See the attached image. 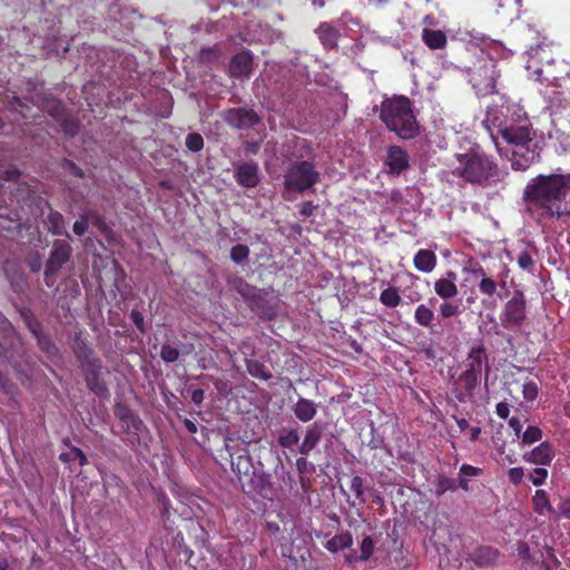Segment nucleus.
Returning a JSON list of instances; mask_svg holds the SVG:
<instances>
[{
	"label": "nucleus",
	"instance_id": "1",
	"mask_svg": "<svg viewBox=\"0 0 570 570\" xmlns=\"http://www.w3.org/2000/svg\"><path fill=\"white\" fill-rule=\"evenodd\" d=\"M522 200L538 222L570 217V174L538 175L527 184Z\"/></svg>",
	"mask_w": 570,
	"mask_h": 570
},
{
	"label": "nucleus",
	"instance_id": "2",
	"mask_svg": "<svg viewBox=\"0 0 570 570\" xmlns=\"http://www.w3.org/2000/svg\"><path fill=\"white\" fill-rule=\"evenodd\" d=\"M461 372L452 379V394L460 403L472 402L476 387L484 376V384L488 385L490 365L489 355L483 341L473 344L464 360L459 364Z\"/></svg>",
	"mask_w": 570,
	"mask_h": 570
},
{
	"label": "nucleus",
	"instance_id": "3",
	"mask_svg": "<svg viewBox=\"0 0 570 570\" xmlns=\"http://www.w3.org/2000/svg\"><path fill=\"white\" fill-rule=\"evenodd\" d=\"M380 119L401 139H413L420 130L413 101L406 96H393L381 102Z\"/></svg>",
	"mask_w": 570,
	"mask_h": 570
},
{
	"label": "nucleus",
	"instance_id": "4",
	"mask_svg": "<svg viewBox=\"0 0 570 570\" xmlns=\"http://www.w3.org/2000/svg\"><path fill=\"white\" fill-rule=\"evenodd\" d=\"M458 165L452 173L456 177L473 185H487L495 181L499 176L497 164L483 153L469 150L455 154Z\"/></svg>",
	"mask_w": 570,
	"mask_h": 570
},
{
	"label": "nucleus",
	"instance_id": "5",
	"mask_svg": "<svg viewBox=\"0 0 570 570\" xmlns=\"http://www.w3.org/2000/svg\"><path fill=\"white\" fill-rule=\"evenodd\" d=\"M489 131L493 142L501 137L505 142H531L535 138V131L522 107L515 106L511 115L507 116L498 125L492 126L485 121L482 124Z\"/></svg>",
	"mask_w": 570,
	"mask_h": 570
},
{
	"label": "nucleus",
	"instance_id": "6",
	"mask_svg": "<svg viewBox=\"0 0 570 570\" xmlns=\"http://www.w3.org/2000/svg\"><path fill=\"white\" fill-rule=\"evenodd\" d=\"M318 180L320 173L313 163L295 161L289 165L284 176V187L288 191L304 193L315 186Z\"/></svg>",
	"mask_w": 570,
	"mask_h": 570
},
{
	"label": "nucleus",
	"instance_id": "7",
	"mask_svg": "<svg viewBox=\"0 0 570 570\" xmlns=\"http://www.w3.org/2000/svg\"><path fill=\"white\" fill-rule=\"evenodd\" d=\"M497 61L492 58H481L470 72V82L482 96L497 94V82L500 78Z\"/></svg>",
	"mask_w": 570,
	"mask_h": 570
},
{
	"label": "nucleus",
	"instance_id": "8",
	"mask_svg": "<svg viewBox=\"0 0 570 570\" xmlns=\"http://www.w3.org/2000/svg\"><path fill=\"white\" fill-rule=\"evenodd\" d=\"M71 239H56L49 253L45 265V283L48 287H52L56 283V276L72 256Z\"/></svg>",
	"mask_w": 570,
	"mask_h": 570
},
{
	"label": "nucleus",
	"instance_id": "9",
	"mask_svg": "<svg viewBox=\"0 0 570 570\" xmlns=\"http://www.w3.org/2000/svg\"><path fill=\"white\" fill-rule=\"evenodd\" d=\"M500 323L504 330L517 331L521 328L527 318V301L523 292L515 291L505 302L500 313Z\"/></svg>",
	"mask_w": 570,
	"mask_h": 570
},
{
	"label": "nucleus",
	"instance_id": "10",
	"mask_svg": "<svg viewBox=\"0 0 570 570\" xmlns=\"http://www.w3.org/2000/svg\"><path fill=\"white\" fill-rule=\"evenodd\" d=\"M470 273L474 281H478L479 293L483 296L482 304L485 307L493 308L495 306L499 286L504 287L505 281L501 278L500 282L488 275L485 269L479 263H471L469 267L464 268Z\"/></svg>",
	"mask_w": 570,
	"mask_h": 570
},
{
	"label": "nucleus",
	"instance_id": "11",
	"mask_svg": "<svg viewBox=\"0 0 570 570\" xmlns=\"http://www.w3.org/2000/svg\"><path fill=\"white\" fill-rule=\"evenodd\" d=\"M500 154H510L511 167L514 170H525L539 160V145H495Z\"/></svg>",
	"mask_w": 570,
	"mask_h": 570
},
{
	"label": "nucleus",
	"instance_id": "12",
	"mask_svg": "<svg viewBox=\"0 0 570 570\" xmlns=\"http://www.w3.org/2000/svg\"><path fill=\"white\" fill-rule=\"evenodd\" d=\"M114 411L120 422L121 429L129 435L130 443H139V434L146 429L139 415L121 403H117Z\"/></svg>",
	"mask_w": 570,
	"mask_h": 570
},
{
	"label": "nucleus",
	"instance_id": "13",
	"mask_svg": "<svg viewBox=\"0 0 570 570\" xmlns=\"http://www.w3.org/2000/svg\"><path fill=\"white\" fill-rule=\"evenodd\" d=\"M259 318L272 321L279 308V299L264 289H259L253 301L247 305Z\"/></svg>",
	"mask_w": 570,
	"mask_h": 570
},
{
	"label": "nucleus",
	"instance_id": "14",
	"mask_svg": "<svg viewBox=\"0 0 570 570\" xmlns=\"http://www.w3.org/2000/svg\"><path fill=\"white\" fill-rule=\"evenodd\" d=\"M242 490L246 494H257L266 500H273L276 495L272 475L264 471H256L255 474L242 485Z\"/></svg>",
	"mask_w": 570,
	"mask_h": 570
},
{
	"label": "nucleus",
	"instance_id": "15",
	"mask_svg": "<svg viewBox=\"0 0 570 570\" xmlns=\"http://www.w3.org/2000/svg\"><path fill=\"white\" fill-rule=\"evenodd\" d=\"M223 119L230 127L247 129L261 122V117L249 108H229L223 114Z\"/></svg>",
	"mask_w": 570,
	"mask_h": 570
},
{
	"label": "nucleus",
	"instance_id": "16",
	"mask_svg": "<svg viewBox=\"0 0 570 570\" xmlns=\"http://www.w3.org/2000/svg\"><path fill=\"white\" fill-rule=\"evenodd\" d=\"M254 61L249 50H242L234 55L228 66V76L234 79H248L253 72Z\"/></svg>",
	"mask_w": 570,
	"mask_h": 570
},
{
	"label": "nucleus",
	"instance_id": "17",
	"mask_svg": "<svg viewBox=\"0 0 570 570\" xmlns=\"http://www.w3.org/2000/svg\"><path fill=\"white\" fill-rule=\"evenodd\" d=\"M102 362L86 366L82 370L86 386L95 395L102 397L108 394L107 383L102 376Z\"/></svg>",
	"mask_w": 570,
	"mask_h": 570
},
{
	"label": "nucleus",
	"instance_id": "18",
	"mask_svg": "<svg viewBox=\"0 0 570 570\" xmlns=\"http://www.w3.org/2000/svg\"><path fill=\"white\" fill-rule=\"evenodd\" d=\"M72 351L81 368L101 362L88 340L82 337L81 332L75 334Z\"/></svg>",
	"mask_w": 570,
	"mask_h": 570
},
{
	"label": "nucleus",
	"instance_id": "19",
	"mask_svg": "<svg viewBox=\"0 0 570 570\" xmlns=\"http://www.w3.org/2000/svg\"><path fill=\"white\" fill-rule=\"evenodd\" d=\"M384 165L390 175H400L410 167L409 154L401 146L391 145Z\"/></svg>",
	"mask_w": 570,
	"mask_h": 570
},
{
	"label": "nucleus",
	"instance_id": "20",
	"mask_svg": "<svg viewBox=\"0 0 570 570\" xmlns=\"http://www.w3.org/2000/svg\"><path fill=\"white\" fill-rule=\"evenodd\" d=\"M230 464L233 472L237 475L240 487L255 474L256 469L253 465L252 458L246 449L242 453L234 456L230 454Z\"/></svg>",
	"mask_w": 570,
	"mask_h": 570
},
{
	"label": "nucleus",
	"instance_id": "21",
	"mask_svg": "<svg viewBox=\"0 0 570 570\" xmlns=\"http://www.w3.org/2000/svg\"><path fill=\"white\" fill-rule=\"evenodd\" d=\"M235 179L242 187H256L259 184L258 165L253 161L237 164L235 166Z\"/></svg>",
	"mask_w": 570,
	"mask_h": 570
},
{
	"label": "nucleus",
	"instance_id": "22",
	"mask_svg": "<svg viewBox=\"0 0 570 570\" xmlns=\"http://www.w3.org/2000/svg\"><path fill=\"white\" fill-rule=\"evenodd\" d=\"M554 458V450L551 443L548 441L541 442L538 446L523 454L525 462L537 465H550Z\"/></svg>",
	"mask_w": 570,
	"mask_h": 570
},
{
	"label": "nucleus",
	"instance_id": "23",
	"mask_svg": "<svg viewBox=\"0 0 570 570\" xmlns=\"http://www.w3.org/2000/svg\"><path fill=\"white\" fill-rule=\"evenodd\" d=\"M315 33L318 37L322 46L326 50H333L337 48V41L340 38V30L331 23L323 21L315 29Z\"/></svg>",
	"mask_w": 570,
	"mask_h": 570
},
{
	"label": "nucleus",
	"instance_id": "24",
	"mask_svg": "<svg viewBox=\"0 0 570 570\" xmlns=\"http://www.w3.org/2000/svg\"><path fill=\"white\" fill-rule=\"evenodd\" d=\"M3 272L7 279L10 282L13 292L20 293L24 289L27 285V278L17 263L6 261L3 263Z\"/></svg>",
	"mask_w": 570,
	"mask_h": 570
},
{
	"label": "nucleus",
	"instance_id": "25",
	"mask_svg": "<svg viewBox=\"0 0 570 570\" xmlns=\"http://www.w3.org/2000/svg\"><path fill=\"white\" fill-rule=\"evenodd\" d=\"M456 274L448 272L446 277L440 278L434 283V291L438 296L443 299H450L458 295V286L455 284Z\"/></svg>",
	"mask_w": 570,
	"mask_h": 570
},
{
	"label": "nucleus",
	"instance_id": "26",
	"mask_svg": "<svg viewBox=\"0 0 570 570\" xmlns=\"http://www.w3.org/2000/svg\"><path fill=\"white\" fill-rule=\"evenodd\" d=\"M438 257L431 249H420L413 257L414 267L422 273H431L436 266Z\"/></svg>",
	"mask_w": 570,
	"mask_h": 570
},
{
	"label": "nucleus",
	"instance_id": "27",
	"mask_svg": "<svg viewBox=\"0 0 570 570\" xmlns=\"http://www.w3.org/2000/svg\"><path fill=\"white\" fill-rule=\"evenodd\" d=\"M532 505L539 515H551L557 519L558 509H554L549 500V495L544 490H537L532 497Z\"/></svg>",
	"mask_w": 570,
	"mask_h": 570
},
{
	"label": "nucleus",
	"instance_id": "28",
	"mask_svg": "<svg viewBox=\"0 0 570 570\" xmlns=\"http://www.w3.org/2000/svg\"><path fill=\"white\" fill-rule=\"evenodd\" d=\"M14 330L8 318L0 313V358L7 357L8 351L12 345Z\"/></svg>",
	"mask_w": 570,
	"mask_h": 570
},
{
	"label": "nucleus",
	"instance_id": "29",
	"mask_svg": "<svg viewBox=\"0 0 570 570\" xmlns=\"http://www.w3.org/2000/svg\"><path fill=\"white\" fill-rule=\"evenodd\" d=\"M322 434H323L322 428L320 425H317L316 423L308 426V429L306 430L304 440L298 448V452L302 455H307L320 443V441L322 439Z\"/></svg>",
	"mask_w": 570,
	"mask_h": 570
},
{
	"label": "nucleus",
	"instance_id": "30",
	"mask_svg": "<svg viewBox=\"0 0 570 570\" xmlns=\"http://www.w3.org/2000/svg\"><path fill=\"white\" fill-rule=\"evenodd\" d=\"M48 232L55 236L65 235V239H71L70 234L65 228V218L61 213L51 209L45 219Z\"/></svg>",
	"mask_w": 570,
	"mask_h": 570
},
{
	"label": "nucleus",
	"instance_id": "31",
	"mask_svg": "<svg viewBox=\"0 0 570 570\" xmlns=\"http://www.w3.org/2000/svg\"><path fill=\"white\" fill-rule=\"evenodd\" d=\"M295 416L302 422H308L316 415V404L304 397H299L293 406Z\"/></svg>",
	"mask_w": 570,
	"mask_h": 570
},
{
	"label": "nucleus",
	"instance_id": "32",
	"mask_svg": "<svg viewBox=\"0 0 570 570\" xmlns=\"http://www.w3.org/2000/svg\"><path fill=\"white\" fill-rule=\"evenodd\" d=\"M353 544V535L350 531L335 534L324 543V548L331 553H337L351 548Z\"/></svg>",
	"mask_w": 570,
	"mask_h": 570
},
{
	"label": "nucleus",
	"instance_id": "33",
	"mask_svg": "<svg viewBox=\"0 0 570 570\" xmlns=\"http://www.w3.org/2000/svg\"><path fill=\"white\" fill-rule=\"evenodd\" d=\"M422 40L432 50L443 49L448 43L446 35L442 30L429 28L422 30Z\"/></svg>",
	"mask_w": 570,
	"mask_h": 570
},
{
	"label": "nucleus",
	"instance_id": "34",
	"mask_svg": "<svg viewBox=\"0 0 570 570\" xmlns=\"http://www.w3.org/2000/svg\"><path fill=\"white\" fill-rule=\"evenodd\" d=\"M228 283L232 288L235 289L245 299L247 305L250 303V301H253L256 293L259 291L257 287L248 284L242 277H235Z\"/></svg>",
	"mask_w": 570,
	"mask_h": 570
},
{
	"label": "nucleus",
	"instance_id": "35",
	"mask_svg": "<svg viewBox=\"0 0 570 570\" xmlns=\"http://www.w3.org/2000/svg\"><path fill=\"white\" fill-rule=\"evenodd\" d=\"M40 108L47 111L55 120H60L66 114L62 102L52 95L46 96L41 100Z\"/></svg>",
	"mask_w": 570,
	"mask_h": 570
},
{
	"label": "nucleus",
	"instance_id": "36",
	"mask_svg": "<svg viewBox=\"0 0 570 570\" xmlns=\"http://www.w3.org/2000/svg\"><path fill=\"white\" fill-rule=\"evenodd\" d=\"M35 338L40 351L45 353L49 360L53 361L60 356L58 346L48 334L41 332L38 336H35Z\"/></svg>",
	"mask_w": 570,
	"mask_h": 570
},
{
	"label": "nucleus",
	"instance_id": "37",
	"mask_svg": "<svg viewBox=\"0 0 570 570\" xmlns=\"http://www.w3.org/2000/svg\"><path fill=\"white\" fill-rule=\"evenodd\" d=\"M246 370L248 374L255 379L262 380V381H268L272 379V372L267 368V366L255 358H247L246 360Z\"/></svg>",
	"mask_w": 570,
	"mask_h": 570
},
{
	"label": "nucleus",
	"instance_id": "38",
	"mask_svg": "<svg viewBox=\"0 0 570 570\" xmlns=\"http://www.w3.org/2000/svg\"><path fill=\"white\" fill-rule=\"evenodd\" d=\"M434 320V312L425 304H420L414 312V321L423 327H430Z\"/></svg>",
	"mask_w": 570,
	"mask_h": 570
},
{
	"label": "nucleus",
	"instance_id": "39",
	"mask_svg": "<svg viewBox=\"0 0 570 570\" xmlns=\"http://www.w3.org/2000/svg\"><path fill=\"white\" fill-rule=\"evenodd\" d=\"M380 302L390 308H394L400 305L401 296L399 294V289L396 287H387L383 289L380 294Z\"/></svg>",
	"mask_w": 570,
	"mask_h": 570
},
{
	"label": "nucleus",
	"instance_id": "40",
	"mask_svg": "<svg viewBox=\"0 0 570 570\" xmlns=\"http://www.w3.org/2000/svg\"><path fill=\"white\" fill-rule=\"evenodd\" d=\"M20 314L26 326L31 332L33 337L38 336L42 332V324L38 321L35 314L27 308L22 309Z\"/></svg>",
	"mask_w": 570,
	"mask_h": 570
},
{
	"label": "nucleus",
	"instance_id": "41",
	"mask_svg": "<svg viewBox=\"0 0 570 570\" xmlns=\"http://www.w3.org/2000/svg\"><path fill=\"white\" fill-rule=\"evenodd\" d=\"M59 460L63 463H69L73 460H78L80 466H85L86 464H88V459H87L85 452L80 448H77L73 445H70L69 452L61 453L59 455Z\"/></svg>",
	"mask_w": 570,
	"mask_h": 570
},
{
	"label": "nucleus",
	"instance_id": "42",
	"mask_svg": "<svg viewBox=\"0 0 570 570\" xmlns=\"http://www.w3.org/2000/svg\"><path fill=\"white\" fill-rule=\"evenodd\" d=\"M458 488L456 481L446 475H439L435 482V494L443 495L448 491H455Z\"/></svg>",
	"mask_w": 570,
	"mask_h": 570
},
{
	"label": "nucleus",
	"instance_id": "43",
	"mask_svg": "<svg viewBox=\"0 0 570 570\" xmlns=\"http://www.w3.org/2000/svg\"><path fill=\"white\" fill-rule=\"evenodd\" d=\"M521 444L530 445L542 439V430L539 426L530 425L521 435Z\"/></svg>",
	"mask_w": 570,
	"mask_h": 570
},
{
	"label": "nucleus",
	"instance_id": "44",
	"mask_svg": "<svg viewBox=\"0 0 570 570\" xmlns=\"http://www.w3.org/2000/svg\"><path fill=\"white\" fill-rule=\"evenodd\" d=\"M62 131L70 138L75 137L79 131V124L77 120L69 118L66 114L58 120Z\"/></svg>",
	"mask_w": 570,
	"mask_h": 570
},
{
	"label": "nucleus",
	"instance_id": "45",
	"mask_svg": "<svg viewBox=\"0 0 570 570\" xmlns=\"http://www.w3.org/2000/svg\"><path fill=\"white\" fill-rule=\"evenodd\" d=\"M249 253L247 245L237 244L230 249V259L236 264H242L248 258Z\"/></svg>",
	"mask_w": 570,
	"mask_h": 570
},
{
	"label": "nucleus",
	"instance_id": "46",
	"mask_svg": "<svg viewBox=\"0 0 570 570\" xmlns=\"http://www.w3.org/2000/svg\"><path fill=\"white\" fill-rule=\"evenodd\" d=\"M498 551L490 547L480 548L476 552V563L484 564L493 562L498 557Z\"/></svg>",
	"mask_w": 570,
	"mask_h": 570
},
{
	"label": "nucleus",
	"instance_id": "47",
	"mask_svg": "<svg viewBox=\"0 0 570 570\" xmlns=\"http://www.w3.org/2000/svg\"><path fill=\"white\" fill-rule=\"evenodd\" d=\"M91 217H94L92 212L81 215L80 220L73 223L72 230L77 236H83L88 232Z\"/></svg>",
	"mask_w": 570,
	"mask_h": 570
},
{
	"label": "nucleus",
	"instance_id": "48",
	"mask_svg": "<svg viewBox=\"0 0 570 570\" xmlns=\"http://www.w3.org/2000/svg\"><path fill=\"white\" fill-rule=\"evenodd\" d=\"M350 489L361 503L365 502L364 482L360 475H354L352 478Z\"/></svg>",
	"mask_w": 570,
	"mask_h": 570
},
{
	"label": "nucleus",
	"instance_id": "49",
	"mask_svg": "<svg viewBox=\"0 0 570 570\" xmlns=\"http://www.w3.org/2000/svg\"><path fill=\"white\" fill-rule=\"evenodd\" d=\"M220 56L219 49L215 47L202 48L199 52V59L204 63H212L218 60Z\"/></svg>",
	"mask_w": 570,
	"mask_h": 570
},
{
	"label": "nucleus",
	"instance_id": "50",
	"mask_svg": "<svg viewBox=\"0 0 570 570\" xmlns=\"http://www.w3.org/2000/svg\"><path fill=\"white\" fill-rule=\"evenodd\" d=\"M299 441V435L296 430H289L278 436V443L283 448H292Z\"/></svg>",
	"mask_w": 570,
	"mask_h": 570
},
{
	"label": "nucleus",
	"instance_id": "51",
	"mask_svg": "<svg viewBox=\"0 0 570 570\" xmlns=\"http://www.w3.org/2000/svg\"><path fill=\"white\" fill-rule=\"evenodd\" d=\"M160 357L166 363H174L179 357V351L177 347L170 344H163L160 350Z\"/></svg>",
	"mask_w": 570,
	"mask_h": 570
},
{
	"label": "nucleus",
	"instance_id": "52",
	"mask_svg": "<svg viewBox=\"0 0 570 570\" xmlns=\"http://www.w3.org/2000/svg\"><path fill=\"white\" fill-rule=\"evenodd\" d=\"M26 264L32 273H39L42 268V257L39 252H31L26 256Z\"/></svg>",
	"mask_w": 570,
	"mask_h": 570
},
{
	"label": "nucleus",
	"instance_id": "53",
	"mask_svg": "<svg viewBox=\"0 0 570 570\" xmlns=\"http://www.w3.org/2000/svg\"><path fill=\"white\" fill-rule=\"evenodd\" d=\"M361 552H360V558H364L365 561H367L373 552H374V548H375V543H374V540L372 539V537L370 535H366L363 538L362 542H361Z\"/></svg>",
	"mask_w": 570,
	"mask_h": 570
},
{
	"label": "nucleus",
	"instance_id": "54",
	"mask_svg": "<svg viewBox=\"0 0 570 570\" xmlns=\"http://www.w3.org/2000/svg\"><path fill=\"white\" fill-rule=\"evenodd\" d=\"M461 313L459 304L451 302H443L440 305V315L443 318H450L452 316L459 315Z\"/></svg>",
	"mask_w": 570,
	"mask_h": 570
},
{
	"label": "nucleus",
	"instance_id": "55",
	"mask_svg": "<svg viewBox=\"0 0 570 570\" xmlns=\"http://www.w3.org/2000/svg\"><path fill=\"white\" fill-rule=\"evenodd\" d=\"M548 478V470L544 468H535L530 473L529 479L533 485L539 487L546 483Z\"/></svg>",
	"mask_w": 570,
	"mask_h": 570
},
{
	"label": "nucleus",
	"instance_id": "56",
	"mask_svg": "<svg viewBox=\"0 0 570 570\" xmlns=\"http://www.w3.org/2000/svg\"><path fill=\"white\" fill-rule=\"evenodd\" d=\"M517 263L520 268L528 271V272L532 271V268L534 266V261L528 250H522L518 255Z\"/></svg>",
	"mask_w": 570,
	"mask_h": 570
},
{
	"label": "nucleus",
	"instance_id": "57",
	"mask_svg": "<svg viewBox=\"0 0 570 570\" xmlns=\"http://www.w3.org/2000/svg\"><path fill=\"white\" fill-rule=\"evenodd\" d=\"M539 389L537 383L527 382L522 386V395L525 401L532 402L538 397Z\"/></svg>",
	"mask_w": 570,
	"mask_h": 570
},
{
	"label": "nucleus",
	"instance_id": "58",
	"mask_svg": "<svg viewBox=\"0 0 570 570\" xmlns=\"http://www.w3.org/2000/svg\"><path fill=\"white\" fill-rule=\"evenodd\" d=\"M129 317L140 333H146L147 330L145 326L144 315L141 312L134 308L131 309Z\"/></svg>",
	"mask_w": 570,
	"mask_h": 570
},
{
	"label": "nucleus",
	"instance_id": "59",
	"mask_svg": "<svg viewBox=\"0 0 570 570\" xmlns=\"http://www.w3.org/2000/svg\"><path fill=\"white\" fill-rule=\"evenodd\" d=\"M560 518L570 519V495L561 498L558 504L557 519Z\"/></svg>",
	"mask_w": 570,
	"mask_h": 570
},
{
	"label": "nucleus",
	"instance_id": "60",
	"mask_svg": "<svg viewBox=\"0 0 570 570\" xmlns=\"http://www.w3.org/2000/svg\"><path fill=\"white\" fill-rule=\"evenodd\" d=\"M523 476H524L523 468H511L508 471L509 481L514 485L520 484L522 482Z\"/></svg>",
	"mask_w": 570,
	"mask_h": 570
},
{
	"label": "nucleus",
	"instance_id": "61",
	"mask_svg": "<svg viewBox=\"0 0 570 570\" xmlns=\"http://www.w3.org/2000/svg\"><path fill=\"white\" fill-rule=\"evenodd\" d=\"M494 2L497 11L499 12L502 10V13H505L508 11H512L515 8L518 0H494Z\"/></svg>",
	"mask_w": 570,
	"mask_h": 570
},
{
	"label": "nucleus",
	"instance_id": "62",
	"mask_svg": "<svg viewBox=\"0 0 570 570\" xmlns=\"http://www.w3.org/2000/svg\"><path fill=\"white\" fill-rule=\"evenodd\" d=\"M482 470L480 468L470 465V464H462L460 468V476H476L481 474Z\"/></svg>",
	"mask_w": 570,
	"mask_h": 570
},
{
	"label": "nucleus",
	"instance_id": "63",
	"mask_svg": "<svg viewBox=\"0 0 570 570\" xmlns=\"http://www.w3.org/2000/svg\"><path fill=\"white\" fill-rule=\"evenodd\" d=\"M295 464L297 471L302 474L314 471V466L307 461L306 458H298Z\"/></svg>",
	"mask_w": 570,
	"mask_h": 570
},
{
	"label": "nucleus",
	"instance_id": "64",
	"mask_svg": "<svg viewBox=\"0 0 570 570\" xmlns=\"http://www.w3.org/2000/svg\"><path fill=\"white\" fill-rule=\"evenodd\" d=\"M495 413L500 419H508L510 414V406L507 402H500L495 406Z\"/></svg>",
	"mask_w": 570,
	"mask_h": 570
}]
</instances>
